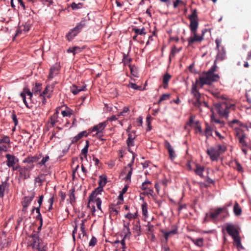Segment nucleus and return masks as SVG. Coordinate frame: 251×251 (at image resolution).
<instances>
[{
    "label": "nucleus",
    "mask_w": 251,
    "mask_h": 251,
    "mask_svg": "<svg viewBox=\"0 0 251 251\" xmlns=\"http://www.w3.org/2000/svg\"><path fill=\"white\" fill-rule=\"evenodd\" d=\"M217 68L216 64H214L207 72H204L196 83L192 85L191 93L195 99L193 104L196 107L201 108L202 106H208L207 103L204 101L203 96L197 89V85H200L202 87L204 84H210L213 82L218 81L220 77L218 75L214 74Z\"/></svg>",
    "instance_id": "1"
},
{
    "label": "nucleus",
    "mask_w": 251,
    "mask_h": 251,
    "mask_svg": "<svg viewBox=\"0 0 251 251\" xmlns=\"http://www.w3.org/2000/svg\"><path fill=\"white\" fill-rule=\"evenodd\" d=\"M235 105L226 101L219 102L215 104V110L222 117H227L230 108L234 109Z\"/></svg>",
    "instance_id": "2"
},
{
    "label": "nucleus",
    "mask_w": 251,
    "mask_h": 251,
    "mask_svg": "<svg viewBox=\"0 0 251 251\" xmlns=\"http://www.w3.org/2000/svg\"><path fill=\"white\" fill-rule=\"evenodd\" d=\"M34 164H27L24 167H21L19 170V176L22 179H26L30 177V172L34 168Z\"/></svg>",
    "instance_id": "3"
},
{
    "label": "nucleus",
    "mask_w": 251,
    "mask_h": 251,
    "mask_svg": "<svg viewBox=\"0 0 251 251\" xmlns=\"http://www.w3.org/2000/svg\"><path fill=\"white\" fill-rule=\"evenodd\" d=\"M33 93L32 92H31L29 88L27 87H25L23 89V91L22 93H20V96L23 99V102L24 104L25 105L26 107L27 108H29V106L26 100V95L28 96V99L31 101L32 100V98L33 96Z\"/></svg>",
    "instance_id": "4"
},
{
    "label": "nucleus",
    "mask_w": 251,
    "mask_h": 251,
    "mask_svg": "<svg viewBox=\"0 0 251 251\" xmlns=\"http://www.w3.org/2000/svg\"><path fill=\"white\" fill-rule=\"evenodd\" d=\"M5 157L6 165L9 168H11V167H13V165H16L19 162V159L14 155L6 154Z\"/></svg>",
    "instance_id": "5"
},
{
    "label": "nucleus",
    "mask_w": 251,
    "mask_h": 251,
    "mask_svg": "<svg viewBox=\"0 0 251 251\" xmlns=\"http://www.w3.org/2000/svg\"><path fill=\"white\" fill-rule=\"evenodd\" d=\"M34 197L35 193L34 192H32L29 196H26L24 198L23 201H22V205L23 207L22 210L25 213L26 212L27 207L29 206Z\"/></svg>",
    "instance_id": "6"
},
{
    "label": "nucleus",
    "mask_w": 251,
    "mask_h": 251,
    "mask_svg": "<svg viewBox=\"0 0 251 251\" xmlns=\"http://www.w3.org/2000/svg\"><path fill=\"white\" fill-rule=\"evenodd\" d=\"M206 152L210 156V159L212 161L217 160L220 155L219 151L214 148H211L210 149H208Z\"/></svg>",
    "instance_id": "7"
},
{
    "label": "nucleus",
    "mask_w": 251,
    "mask_h": 251,
    "mask_svg": "<svg viewBox=\"0 0 251 251\" xmlns=\"http://www.w3.org/2000/svg\"><path fill=\"white\" fill-rule=\"evenodd\" d=\"M191 34L192 36L189 37L187 40L189 46L195 42H201L203 39V35L198 36L197 34V31H195V32H191Z\"/></svg>",
    "instance_id": "8"
},
{
    "label": "nucleus",
    "mask_w": 251,
    "mask_h": 251,
    "mask_svg": "<svg viewBox=\"0 0 251 251\" xmlns=\"http://www.w3.org/2000/svg\"><path fill=\"white\" fill-rule=\"evenodd\" d=\"M103 190V187H101L100 186L98 187L93 192L91 193V194L89 197V202L87 205V207L90 208V204L91 202H94V200L95 198H97V196L98 194H100L101 192Z\"/></svg>",
    "instance_id": "9"
},
{
    "label": "nucleus",
    "mask_w": 251,
    "mask_h": 251,
    "mask_svg": "<svg viewBox=\"0 0 251 251\" xmlns=\"http://www.w3.org/2000/svg\"><path fill=\"white\" fill-rule=\"evenodd\" d=\"M31 240L32 243L31 245L33 248H36L37 249H40V239L38 232H34L31 235Z\"/></svg>",
    "instance_id": "10"
},
{
    "label": "nucleus",
    "mask_w": 251,
    "mask_h": 251,
    "mask_svg": "<svg viewBox=\"0 0 251 251\" xmlns=\"http://www.w3.org/2000/svg\"><path fill=\"white\" fill-rule=\"evenodd\" d=\"M164 146L168 151L170 158L173 160L176 158V155L173 147L168 141H165Z\"/></svg>",
    "instance_id": "11"
},
{
    "label": "nucleus",
    "mask_w": 251,
    "mask_h": 251,
    "mask_svg": "<svg viewBox=\"0 0 251 251\" xmlns=\"http://www.w3.org/2000/svg\"><path fill=\"white\" fill-rule=\"evenodd\" d=\"M226 229L228 234L232 237L239 235V232L233 225H227Z\"/></svg>",
    "instance_id": "12"
},
{
    "label": "nucleus",
    "mask_w": 251,
    "mask_h": 251,
    "mask_svg": "<svg viewBox=\"0 0 251 251\" xmlns=\"http://www.w3.org/2000/svg\"><path fill=\"white\" fill-rule=\"evenodd\" d=\"M42 157V154L38 156H28L25 158L23 160V163H27L28 164H33V163L37 162Z\"/></svg>",
    "instance_id": "13"
},
{
    "label": "nucleus",
    "mask_w": 251,
    "mask_h": 251,
    "mask_svg": "<svg viewBox=\"0 0 251 251\" xmlns=\"http://www.w3.org/2000/svg\"><path fill=\"white\" fill-rule=\"evenodd\" d=\"M60 66L58 64H56L55 65L52 66L50 69L49 78L50 79L53 78L58 74Z\"/></svg>",
    "instance_id": "14"
},
{
    "label": "nucleus",
    "mask_w": 251,
    "mask_h": 251,
    "mask_svg": "<svg viewBox=\"0 0 251 251\" xmlns=\"http://www.w3.org/2000/svg\"><path fill=\"white\" fill-rule=\"evenodd\" d=\"M134 161V157L133 156L132 159L130 163L127 164V165L125 168V171L127 172V176L126 177V180H130L131 176L132 174L133 169L131 167Z\"/></svg>",
    "instance_id": "15"
},
{
    "label": "nucleus",
    "mask_w": 251,
    "mask_h": 251,
    "mask_svg": "<svg viewBox=\"0 0 251 251\" xmlns=\"http://www.w3.org/2000/svg\"><path fill=\"white\" fill-rule=\"evenodd\" d=\"M109 211L110 213V217L116 218V216L119 213V208L114 204H111L109 206Z\"/></svg>",
    "instance_id": "16"
},
{
    "label": "nucleus",
    "mask_w": 251,
    "mask_h": 251,
    "mask_svg": "<svg viewBox=\"0 0 251 251\" xmlns=\"http://www.w3.org/2000/svg\"><path fill=\"white\" fill-rule=\"evenodd\" d=\"M53 87L47 85L42 93L40 94V96H46L47 98H50L52 95Z\"/></svg>",
    "instance_id": "17"
},
{
    "label": "nucleus",
    "mask_w": 251,
    "mask_h": 251,
    "mask_svg": "<svg viewBox=\"0 0 251 251\" xmlns=\"http://www.w3.org/2000/svg\"><path fill=\"white\" fill-rule=\"evenodd\" d=\"M225 210H226L225 207L215 209L210 213L209 217L212 219H215Z\"/></svg>",
    "instance_id": "18"
},
{
    "label": "nucleus",
    "mask_w": 251,
    "mask_h": 251,
    "mask_svg": "<svg viewBox=\"0 0 251 251\" xmlns=\"http://www.w3.org/2000/svg\"><path fill=\"white\" fill-rule=\"evenodd\" d=\"M86 85L85 84L82 87L77 86L75 85H73L71 87V91L75 95H77L79 92L81 91H85L86 90Z\"/></svg>",
    "instance_id": "19"
},
{
    "label": "nucleus",
    "mask_w": 251,
    "mask_h": 251,
    "mask_svg": "<svg viewBox=\"0 0 251 251\" xmlns=\"http://www.w3.org/2000/svg\"><path fill=\"white\" fill-rule=\"evenodd\" d=\"M58 112L56 111L49 119V123L50 124L51 127H54L55 124L58 122Z\"/></svg>",
    "instance_id": "20"
},
{
    "label": "nucleus",
    "mask_w": 251,
    "mask_h": 251,
    "mask_svg": "<svg viewBox=\"0 0 251 251\" xmlns=\"http://www.w3.org/2000/svg\"><path fill=\"white\" fill-rule=\"evenodd\" d=\"M115 243L118 244L117 246V249L115 250V251H126V244L124 239H122L120 242L118 240H117L115 242Z\"/></svg>",
    "instance_id": "21"
},
{
    "label": "nucleus",
    "mask_w": 251,
    "mask_h": 251,
    "mask_svg": "<svg viewBox=\"0 0 251 251\" xmlns=\"http://www.w3.org/2000/svg\"><path fill=\"white\" fill-rule=\"evenodd\" d=\"M9 187L8 183L5 181L2 182L0 184V198H2L4 196V191Z\"/></svg>",
    "instance_id": "22"
},
{
    "label": "nucleus",
    "mask_w": 251,
    "mask_h": 251,
    "mask_svg": "<svg viewBox=\"0 0 251 251\" xmlns=\"http://www.w3.org/2000/svg\"><path fill=\"white\" fill-rule=\"evenodd\" d=\"M204 171V168L201 165L196 164V169L194 170V172L196 175L199 176L201 177H203V172Z\"/></svg>",
    "instance_id": "23"
},
{
    "label": "nucleus",
    "mask_w": 251,
    "mask_h": 251,
    "mask_svg": "<svg viewBox=\"0 0 251 251\" xmlns=\"http://www.w3.org/2000/svg\"><path fill=\"white\" fill-rule=\"evenodd\" d=\"M106 122H102L93 127V131H97V132H102L106 126Z\"/></svg>",
    "instance_id": "24"
},
{
    "label": "nucleus",
    "mask_w": 251,
    "mask_h": 251,
    "mask_svg": "<svg viewBox=\"0 0 251 251\" xmlns=\"http://www.w3.org/2000/svg\"><path fill=\"white\" fill-rule=\"evenodd\" d=\"M134 134L135 132L133 133V134L132 133H130L128 135V138L126 140V143L128 147L134 146V139L135 138Z\"/></svg>",
    "instance_id": "25"
},
{
    "label": "nucleus",
    "mask_w": 251,
    "mask_h": 251,
    "mask_svg": "<svg viewBox=\"0 0 251 251\" xmlns=\"http://www.w3.org/2000/svg\"><path fill=\"white\" fill-rule=\"evenodd\" d=\"M190 28L191 32H195L197 31L199 23L198 20H190Z\"/></svg>",
    "instance_id": "26"
},
{
    "label": "nucleus",
    "mask_w": 251,
    "mask_h": 251,
    "mask_svg": "<svg viewBox=\"0 0 251 251\" xmlns=\"http://www.w3.org/2000/svg\"><path fill=\"white\" fill-rule=\"evenodd\" d=\"M42 84L40 83L36 82L35 86L32 88V91L34 94L38 95L39 93L40 94V92L42 90Z\"/></svg>",
    "instance_id": "27"
},
{
    "label": "nucleus",
    "mask_w": 251,
    "mask_h": 251,
    "mask_svg": "<svg viewBox=\"0 0 251 251\" xmlns=\"http://www.w3.org/2000/svg\"><path fill=\"white\" fill-rule=\"evenodd\" d=\"M75 189L74 188H72L69 191V200H67V201H70L71 204H73L75 202Z\"/></svg>",
    "instance_id": "28"
},
{
    "label": "nucleus",
    "mask_w": 251,
    "mask_h": 251,
    "mask_svg": "<svg viewBox=\"0 0 251 251\" xmlns=\"http://www.w3.org/2000/svg\"><path fill=\"white\" fill-rule=\"evenodd\" d=\"M30 26L29 24H25L19 27V29L17 30L16 35L18 36L19 33H21L22 31L27 32L30 29Z\"/></svg>",
    "instance_id": "29"
},
{
    "label": "nucleus",
    "mask_w": 251,
    "mask_h": 251,
    "mask_svg": "<svg viewBox=\"0 0 251 251\" xmlns=\"http://www.w3.org/2000/svg\"><path fill=\"white\" fill-rule=\"evenodd\" d=\"M78 32L74 28L69 32L66 35V38L68 41H71L78 34Z\"/></svg>",
    "instance_id": "30"
},
{
    "label": "nucleus",
    "mask_w": 251,
    "mask_h": 251,
    "mask_svg": "<svg viewBox=\"0 0 251 251\" xmlns=\"http://www.w3.org/2000/svg\"><path fill=\"white\" fill-rule=\"evenodd\" d=\"M192 242L196 246L201 247L203 246V239L202 238L194 239L191 238Z\"/></svg>",
    "instance_id": "31"
},
{
    "label": "nucleus",
    "mask_w": 251,
    "mask_h": 251,
    "mask_svg": "<svg viewBox=\"0 0 251 251\" xmlns=\"http://www.w3.org/2000/svg\"><path fill=\"white\" fill-rule=\"evenodd\" d=\"M233 212L235 215L239 216L242 213V209L239 204L236 202L233 207Z\"/></svg>",
    "instance_id": "32"
},
{
    "label": "nucleus",
    "mask_w": 251,
    "mask_h": 251,
    "mask_svg": "<svg viewBox=\"0 0 251 251\" xmlns=\"http://www.w3.org/2000/svg\"><path fill=\"white\" fill-rule=\"evenodd\" d=\"M171 78V75L169 74H166L163 78V84L164 88H166L168 86V82Z\"/></svg>",
    "instance_id": "33"
},
{
    "label": "nucleus",
    "mask_w": 251,
    "mask_h": 251,
    "mask_svg": "<svg viewBox=\"0 0 251 251\" xmlns=\"http://www.w3.org/2000/svg\"><path fill=\"white\" fill-rule=\"evenodd\" d=\"M89 146V142L88 140L86 141V145L81 150V154L83 155L85 159H87L88 148Z\"/></svg>",
    "instance_id": "34"
},
{
    "label": "nucleus",
    "mask_w": 251,
    "mask_h": 251,
    "mask_svg": "<svg viewBox=\"0 0 251 251\" xmlns=\"http://www.w3.org/2000/svg\"><path fill=\"white\" fill-rule=\"evenodd\" d=\"M132 30L137 35H145L146 34V32L145 31V28L144 27H143L142 29L135 27L133 28Z\"/></svg>",
    "instance_id": "35"
},
{
    "label": "nucleus",
    "mask_w": 251,
    "mask_h": 251,
    "mask_svg": "<svg viewBox=\"0 0 251 251\" xmlns=\"http://www.w3.org/2000/svg\"><path fill=\"white\" fill-rule=\"evenodd\" d=\"M225 58V53L219 52L216 55V59L214 61V64H216V62L217 61H222L224 60Z\"/></svg>",
    "instance_id": "36"
},
{
    "label": "nucleus",
    "mask_w": 251,
    "mask_h": 251,
    "mask_svg": "<svg viewBox=\"0 0 251 251\" xmlns=\"http://www.w3.org/2000/svg\"><path fill=\"white\" fill-rule=\"evenodd\" d=\"M133 229L136 231L138 235H139L141 231V226L139 221L136 223H134Z\"/></svg>",
    "instance_id": "37"
},
{
    "label": "nucleus",
    "mask_w": 251,
    "mask_h": 251,
    "mask_svg": "<svg viewBox=\"0 0 251 251\" xmlns=\"http://www.w3.org/2000/svg\"><path fill=\"white\" fill-rule=\"evenodd\" d=\"M132 58L128 57V54L124 53L123 62L125 65L128 66V65L130 64L129 63L132 61Z\"/></svg>",
    "instance_id": "38"
},
{
    "label": "nucleus",
    "mask_w": 251,
    "mask_h": 251,
    "mask_svg": "<svg viewBox=\"0 0 251 251\" xmlns=\"http://www.w3.org/2000/svg\"><path fill=\"white\" fill-rule=\"evenodd\" d=\"M85 25V22L84 21H81L78 24L76 25L74 29L76 30L78 33H79L80 30Z\"/></svg>",
    "instance_id": "39"
},
{
    "label": "nucleus",
    "mask_w": 251,
    "mask_h": 251,
    "mask_svg": "<svg viewBox=\"0 0 251 251\" xmlns=\"http://www.w3.org/2000/svg\"><path fill=\"white\" fill-rule=\"evenodd\" d=\"M106 184V178L105 176H100L99 181V186L103 187Z\"/></svg>",
    "instance_id": "40"
},
{
    "label": "nucleus",
    "mask_w": 251,
    "mask_h": 251,
    "mask_svg": "<svg viewBox=\"0 0 251 251\" xmlns=\"http://www.w3.org/2000/svg\"><path fill=\"white\" fill-rule=\"evenodd\" d=\"M128 67L130 69V73L134 76H136L137 75V69L136 67L132 65L131 64H129Z\"/></svg>",
    "instance_id": "41"
},
{
    "label": "nucleus",
    "mask_w": 251,
    "mask_h": 251,
    "mask_svg": "<svg viewBox=\"0 0 251 251\" xmlns=\"http://www.w3.org/2000/svg\"><path fill=\"white\" fill-rule=\"evenodd\" d=\"M197 10L196 9L193 10L192 13L189 16L190 20H198Z\"/></svg>",
    "instance_id": "42"
},
{
    "label": "nucleus",
    "mask_w": 251,
    "mask_h": 251,
    "mask_svg": "<svg viewBox=\"0 0 251 251\" xmlns=\"http://www.w3.org/2000/svg\"><path fill=\"white\" fill-rule=\"evenodd\" d=\"M212 128L208 125H206V127L205 129V134L207 137L211 136L212 135Z\"/></svg>",
    "instance_id": "43"
},
{
    "label": "nucleus",
    "mask_w": 251,
    "mask_h": 251,
    "mask_svg": "<svg viewBox=\"0 0 251 251\" xmlns=\"http://www.w3.org/2000/svg\"><path fill=\"white\" fill-rule=\"evenodd\" d=\"M5 143L7 144H10V138L8 136L4 135L2 139H0V144Z\"/></svg>",
    "instance_id": "44"
},
{
    "label": "nucleus",
    "mask_w": 251,
    "mask_h": 251,
    "mask_svg": "<svg viewBox=\"0 0 251 251\" xmlns=\"http://www.w3.org/2000/svg\"><path fill=\"white\" fill-rule=\"evenodd\" d=\"M170 97V94H165L162 95L161 96V97H160L159 100H158L157 103L158 104H159L162 101L169 99Z\"/></svg>",
    "instance_id": "45"
},
{
    "label": "nucleus",
    "mask_w": 251,
    "mask_h": 251,
    "mask_svg": "<svg viewBox=\"0 0 251 251\" xmlns=\"http://www.w3.org/2000/svg\"><path fill=\"white\" fill-rule=\"evenodd\" d=\"M246 137V135H241V136H240L239 137H238L239 143L242 146H247V144L245 140Z\"/></svg>",
    "instance_id": "46"
},
{
    "label": "nucleus",
    "mask_w": 251,
    "mask_h": 251,
    "mask_svg": "<svg viewBox=\"0 0 251 251\" xmlns=\"http://www.w3.org/2000/svg\"><path fill=\"white\" fill-rule=\"evenodd\" d=\"M82 6L83 4L81 3H78L76 4L75 2H73L71 5L72 8L73 10L80 9L82 8Z\"/></svg>",
    "instance_id": "47"
},
{
    "label": "nucleus",
    "mask_w": 251,
    "mask_h": 251,
    "mask_svg": "<svg viewBox=\"0 0 251 251\" xmlns=\"http://www.w3.org/2000/svg\"><path fill=\"white\" fill-rule=\"evenodd\" d=\"M213 96L216 98L217 100H225L226 98L225 96L223 95H221L219 92H215L214 93H213Z\"/></svg>",
    "instance_id": "48"
},
{
    "label": "nucleus",
    "mask_w": 251,
    "mask_h": 251,
    "mask_svg": "<svg viewBox=\"0 0 251 251\" xmlns=\"http://www.w3.org/2000/svg\"><path fill=\"white\" fill-rule=\"evenodd\" d=\"M151 184V181L147 180L145 182H144L142 183L141 189L143 190H147L149 189V185Z\"/></svg>",
    "instance_id": "49"
},
{
    "label": "nucleus",
    "mask_w": 251,
    "mask_h": 251,
    "mask_svg": "<svg viewBox=\"0 0 251 251\" xmlns=\"http://www.w3.org/2000/svg\"><path fill=\"white\" fill-rule=\"evenodd\" d=\"M44 180L45 176L43 174H41L35 178V181L38 183H42Z\"/></svg>",
    "instance_id": "50"
},
{
    "label": "nucleus",
    "mask_w": 251,
    "mask_h": 251,
    "mask_svg": "<svg viewBox=\"0 0 251 251\" xmlns=\"http://www.w3.org/2000/svg\"><path fill=\"white\" fill-rule=\"evenodd\" d=\"M50 159V157L48 155H46L45 157H44L41 161L39 162V164L40 166L45 165L46 163Z\"/></svg>",
    "instance_id": "51"
},
{
    "label": "nucleus",
    "mask_w": 251,
    "mask_h": 251,
    "mask_svg": "<svg viewBox=\"0 0 251 251\" xmlns=\"http://www.w3.org/2000/svg\"><path fill=\"white\" fill-rule=\"evenodd\" d=\"M142 210L143 215L146 216L148 213L147 204L146 203H144L142 205Z\"/></svg>",
    "instance_id": "52"
},
{
    "label": "nucleus",
    "mask_w": 251,
    "mask_h": 251,
    "mask_svg": "<svg viewBox=\"0 0 251 251\" xmlns=\"http://www.w3.org/2000/svg\"><path fill=\"white\" fill-rule=\"evenodd\" d=\"M211 120L212 122H214L216 124H219L221 125H223V122H221L220 120L216 119L213 114L211 116Z\"/></svg>",
    "instance_id": "53"
},
{
    "label": "nucleus",
    "mask_w": 251,
    "mask_h": 251,
    "mask_svg": "<svg viewBox=\"0 0 251 251\" xmlns=\"http://www.w3.org/2000/svg\"><path fill=\"white\" fill-rule=\"evenodd\" d=\"M235 132L237 137H239L241 135H246L243 130L239 128H235Z\"/></svg>",
    "instance_id": "54"
},
{
    "label": "nucleus",
    "mask_w": 251,
    "mask_h": 251,
    "mask_svg": "<svg viewBox=\"0 0 251 251\" xmlns=\"http://www.w3.org/2000/svg\"><path fill=\"white\" fill-rule=\"evenodd\" d=\"M128 87H130L135 90H140L141 89V86H137L136 84L132 83V82H130L129 83Z\"/></svg>",
    "instance_id": "55"
},
{
    "label": "nucleus",
    "mask_w": 251,
    "mask_h": 251,
    "mask_svg": "<svg viewBox=\"0 0 251 251\" xmlns=\"http://www.w3.org/2000/svg\"><path fill=\"white\" fill-rule=\"evenodd\" d=\"M232 238L237 246L241 245L240 238L239 235L232 237Z\"/></svg>",
    "instance_id": "56"
},
{
    "label": "nucleus",
    "mask_w": 251,
    "mask_h": 251,
    "mask_svg": "<svg viewBox=\"0 0 251 251\" xmlns=\"http://www.w3.org/2000/svg\"><path fill=\"white\" fill-rule=\"evenodd\" d=\"M97 242L96 237L93 236L89 243V246L90 247H94Z\"/></svg>",
    "instance_id": "57"
},
{
    "label": "nucleus",
    "mask_w": 251,
    "mask_h": 251,
    "mask_svg": "<svg viewBox=\"0 0 251 251\" xmlns=\"http://www.w3.org/2000/svg\"><path fill=\"white\" fill-rule=\"evenodd\" d=\"M95 202L96 203L97 206L98 208L101 211V199L99 198H97L95 199Z\"/></svg>",
    "instance_id": "58"
},
{
    "label": "nucleus",
    "mask_w": 251,
    "mask_h": 251,
    "mask_svg": "<svg viewBox=\"0 0 251 251\" xmlns=\"http://www.w3.org/2000/svg\"><path fill=\"white\" fill-rule=\"evenodd\" d=\"M54 201V196H52L51 198H50L48 202L50 203V206L48 208V211H50L52 209V205Z\"/></svg>",
    "instance_id": "59"
},
{
    "label": "nucleus",
    "mask_w": 251,
    "mask_h": 251,
    "mask_svg": "<svg viewBox=\"0 0 251 251\" xmlns=\"http://www.w3.org/2000/svg\"><path fill=\"white\" fill-rule=\"evenodd\" d=\"M11 117L13 122L14 123L15 126H16L18 124V121L17 118V116L14 111L12 114Z\"/></svg>",
    "instance_id": "60"
},
{
    "label": "nucleus",
    "mask_w": 251,
    "mask_h": 251,
    "mask_svg": "<svg viewBox=\"0 0 251 251\" xmlns=\"http://www.w3.org/2000/svg\"><path fill=\"white\" fill-rule=\"evenodd\" d=\"M129 111V108L127 107H125L123 109V110H122V111H121L119 114H118V116H126V113H127L128 111Z\"/></svg>",
    "instance_id": "61"
},
{
    "label": "nucleus",
    "mask_w": 251,
    "mask_h": 251,
    "mask_svg": "<svg viewBox=\"0 0 251 251\" xmlns=\"http://www.w3.org/2000/svg\"><path fill=\"white\" fill-rule=\"evenodd\" d=\"M217 150L219 151V152L220 154L221 152H224L226 151V147L225 146H222V145H219L218 146Z\"/></svg>",
    "instance_id": "62"
},
{
    "label": "nucleus",
    "mask_w": 251,
    "mask_h": 251,
    "mask_svg": "<svg viewBox=\"0 0 251 251\" xmlns=\"http://www.w3.org/2000/svg\"><path fill=\"white\" fill-rule=\"evenodd\" d=\"M137 216V214H135L134 215L132 214L131 213H128L126 216L125 217L128 219L129 220H131L132 219H135Z\"/></svg>",
    "instance_id": "63"
},
{
    "label": "nucleus",
    "mask_w": 251,
    "mask_h": 251,
    "mask_svg": "<svg viewBox=\"0 0 251 251\" xmlns=\"http://www.w3.org/2000/svg\"><path fill=\"white\" fill-rule=\"evenodd\" d=\"M61 114L63 117H66V116L70 117L72 115V112L69 110H66V111L64 110L61 112Z\"/></svg>",
    "instance_id": "64"
}]
</instances>
